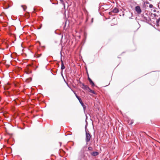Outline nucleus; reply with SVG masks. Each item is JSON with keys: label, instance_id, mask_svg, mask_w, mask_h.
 Instances as JSON below:
<instances>
[{"label": "nucleus", "instance_id": "a211bd4d", "mask_svg": "<svg viewBox=\"0 0 160 160\" xmlns=\"http://www.w3.org/2000/svg\"><path fill=\"white\" fill-rule=\"evenodd\" d=\"M152 6H152V4H150V5H149V7H150V8H152Z\"/></svg>", "mask_w": 160, "mask_h": 160}, {"label": "nucleus", "instance_id": "f03ea898", "mask_svg": "<svg viewBox=\"0 0 160 160\" xmlns=\"http://www.w3.org/2000/svg\"><path fill=\"white\" fill-rule=\"evenodd\" d=\"M91 138V135L90 134L88 133L86 131V141L87 143L89 142Z\"/></svg>", "mask_w": 160, "mask_h": 160}, {"label": "nucleus", "instance_id": "412c9836", "mask_svg": "<svg viewBox=\"0 0 160 160\" xmlns=\"http://www.w3.org/2000/svg\"><path fill=\"white\" fill-rule=\"evenodd\" d=\"M61 145V143L60 142V145Z\"/></svg>", "mask_w": 160, "mask_h": 160}, {"label": "nucleus", "instance_id": "6ab92c4d", "mask_svg": "<svg viewBox=\"0 0 160 160\" xmlns=\"http://www.w3.org/2000/svg\"><path fill=\"white\" fill-rule=\"evenodd\" d=\"M93 18H92L91 19V22L92 23L93 22Z\"/></svg>", "mask_w": 160, "mask_h": 160}, {"label": "nucleus", "instance_id": "4468645a", "mask_svg": "<svg viewBox=\"0 0 160 160\" xmlns=\"http://www.w3.org/2000/svg\"><path fill=\"white\" fill-rule=\"evenodd\" d=\"M59 0L62 3V4L63 5L64 7L65 8V4L64 3V2L63 0Z\"/></svg>", "mask_w": 160, "mask_h": 160}, {"label": "nucleus", "instance_id": "f8f14e48", "mask_svg": "<svg viewBox=\"0 0 160 160\" xmlns=\"http://www.w3.org/2000/svg\"><path fill=\"white\" fill-rule=\"evenodd\" d=\"M21 7L23 8L24 11H25L26 9V7L25 6L22 5Z\"/></svg>", "mask_w": 160, "mask_h": 160}, {"label": "nucleus", "instance_id": "39448f33", "mask_svg": "<svg viewBox=\"0 0 160 160\" xmlns=\"http://www.w3.org/2000/svg\"><path fill=\"white\" fill-rule=\"evenodd\" d=\"M99 153L97 152H93L91 153V155L94 156H96L98 155Z\"/></svg>", "mask_w": 160, "mask_h": 160}, {"label": "nucleus", "instance_id": "20e7f679", "mask_svg": "<svg viewBox=\"0 0 160 160\" xmlns=\"http://www.w3.org/2000/svg\"><path fill=\"white\" fill-rule=\"evenodd\" d=\"M61 69L62 70H63L65 68V67L64 66L63 62L62 60V58H61Z\"/></svg>", "mask_w": 160, "mask_h": 160}, {"label": "nucleus", "instance_id": "7ed1b4c3", "mask_svg": "<svg viewBox=\"0 0 160 160\" xmlns=\"http://www.w3.org/2000/svg\"><path fill=\"white\" fill-rule=\"evenodd\" d=\"M135 10L138 14H140L141 12V10L139 6H137L135 8Z\"/></svg>", "mask_w": 160, "mask_h": 160}, {"label": "nucleus", "instance_id": "9d476101", "mask_svg": "<svg viewBox=\"0 0 160 160\" xmlns=\"http://www.w3.org/2000/svg\"><path fill=\"white\" fill-rule=\"evenodd\" d=\"M80 103L81 104L82 106V107L83 108V109L84 110L85 109V108H86L85 105H84L83 103L82 102V101L81 102H80Z\"/></svg>", "mask_w": 160, "mask_h": 160}, {"label": "nucleus", "instance_id": "ddd939ff", "mask_svg": "<svg viewBox=\"0 0 160 160\" xmlns=\"http://www.w3.org/2000/svg\"><path fill=\"white\" fill-rule=\"evenodd\" d=\"M133 122L132 120H128V123L129 124H132Z\"/></svg>", "mask_w": 160, "mask_h": 160}, {"label": "nucleus", "instance_id": "6e6552de", "mask_svg": "<svg viewBox=\"0 0 160 160\" xmlns=\"http://www.w3.org/2000/svg\"><path fill=\"white\" fill-rule=\"evenodd\" d=\"M82 88L84 89L88 90L89 88L87 85H85L83 84H82Z\"/></svg>", "mask_w": 160, "mask_h": 160}, {"label": "nucleus", "instance_id": "0eeeda50", "mask_svg": "<svg viewBox=\"0 0 160 160\" xmlns=\"http://www.w3.org/2000/svg\"><path fill=\"white\" fill-rule=\"evenodd\" d=\"M119 10L117 8H115L111 12H112L114 13H117L118 12Z\"/></svg>", "mask_w": 160, "mask_h": 160}, {"label": "nucleus", "instance_id": "f3484780", "mask_svg": "<svg viewBox=\"0 0 160 160\" xmlns=\"http://www.w3.org/2000/svg\"><path fill=\"white\" fill-rule=\"evenodd\" d=\"M92 147H89L88 148V149L89 150H92Z\"/></svg>", "mask_w": 160, "mask_h": 160}, {"label": "nucleus", "instance_id": "2eb2a0df", "mask_svg": "<svg viewBox=\"0 0 160 160\" xmlns=\"http://www.w3.org/2000/svg\"><path fill=\"white\" fill-rule=\"evenodd\" d=\"M67 85H68V86L71 89L72 91L74 94H75V96H76V95H77V94L76 93L69 87V85H68V84H67Z\"/></svg>", "mask_w": 160, "mask_h": 160}, {"label": "nucleus", "instance_id": "aec40b11", "mask_svg": "<svg viewBox=\"0 0 160 160\" xmlns=\"http://www.w3.org/2000/svg\"><path fill=\"white\" fill-rule=\"evenodd\" d=\"M158 21H160V18L158 20Z\"/></svg>", "mask_w": 160, "mask_h": 160}, {"label": "nucleus", "instance_id": "423d86ee", "mask_svg": "<svg viewBox=\"0 0 160 160\" xmlns=\"http://www.w3.org/2000/svg\"><path fill=\"white\" fill-rule=\"evenodd\" d=\"M88 80L89 81L90 83V84L92 85V86H94L95 85L94 82L89 77L88 78Z\"/></svg>", "mask_w": 160, "mask_h": 160}, {"label": "nucleus", "instance_id": "1a4fd4ad", "mask_svg": "<svg viewBox=\"0 0 160 160\" xmlns=\"http://www.w3.org/2000/svg\"><path fill=\"white\" fill-rule=\"evenodd\" d=\"M88 91L90 92H91L93 94H95V92L94 91L92 90L89 88H88Z\"/></svg>", "mask_w": 160, "mask_h": 160}, {"label": "nucleus", "instance_id": "f257e3e1", "mask_svg": "<svg viewBox=\"0 0 160 160\" xmlns=\"http://www.w3.org/2000/svg\"><path fill=\"white\" fill-rule=\"evenodd\" d=\"M86 154L85 153L83 152H82L80 154L79 158L80 160H88L87 156H86Z\"/></svg>", "mask_w": 160, "mask_h": 160}, {"label": "nucleus", "instance_id": "dca6fc26", "mask_svg": "<svg viewBox=\"0 0 160 160\" xmlns=\"http://www.w3.org/2000/svg\"><path fill=\"white\" fill-rule=\"evenodd\" d=\"M67 85H68V86L71 89L72 91L74 94H75V96H76V95H77V94L76 93L69 87V85H68V84H67Z\"/></svg>", "mask_w": 160, "mask_h": 160}, {"label": "nucleus", "instance_id": "9b49d317", "mask_svg": "<svg viewBox=\"0 0 160 160\" xmlns=\"http://www.w3.org/2000/svg\"><path fill=\"white\" fill-rule=\"evenodd\" d=\"M76 97L78 99L80 102L82 101L81 99L77 95H76Z\"/></svg>", "mask_w": 160, "mask_h": 160}]
</instances>
